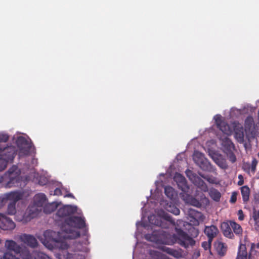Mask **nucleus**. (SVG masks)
I'll list each match as a JSON object with an SVG mask.
<instances>
[{"instance_id": "nucleus-1", "label": "nucleus", "mask_w": 259, "mask_h": 259, "mask_svg": "<svg viewBox=\"0 0 259 259\" xmlns=\"http://www.w3.org/2000/svg\"><path fill=\"white\" fill-rule=\"evenodd\" d=\"M148 220L151 224L164 229L169 228V225L167 223L168 222L175 226V231L177 234L173 235V238L178 244L185 248H187L189 245L193 246L195 245V240L183 230L178 228V223L180 224L182 223V221H178L176 224L172 217L167 213L164 214L163 218L154 214L150 215L148 217Z\"/></svg>"}, {"instance_id": "nucleus-2", "label": "nucleus", "mask_w": 259, "mask_h": 259, "mask_svg": "<svg viewBox=\"0 0 259 259\" xmlns=\"http://www.w3.org/2000/svg\"><path fill=\"white\" fill-rule=\"evenodd\" d=\"M20 176V171L16 165H13L10 167L2 178L7 182L6 187L18 186L21 181Z\"/></svg>"}, {"instance_id": "nucleus-3", "label": "nucleus", "mask_w": 259, "mask_h": 259, "mask_svg": "<svg viewBox=\"0 0 259 259\" xmlns=\"http://www.w3.org/2000/svg\"><path fill=\"white\" fill-rule=\"evenodd\" d=\"M15 156V149L13 146L3 148L0 147V171L4 170L9 162H12Z\"/></svg>"}, {"instance_id": "nucleus-4", "label": "nucleus", "mask_w": 259, "mask_h": 259, "mask_svg": "<svg viewBox=\"0 0 259 259\" xmlns=\"http://www.w3.org/2000/svg\"><path fill=\"white\" fill-rule=\"evenodd\" d=\"M41 210L42 209L40 207L32 203L28 207L26 212L23 214L19 221L23 222L30 221L32 219L37 217Z\"/></svg>"}, {"instance_id": "nucleus-5", "label": "nucleus", "mask_w": 259, "mask_h": 259, "mask_svg": "<svg viewBox=\"0 0 259 259\" xmlns=\"http://www.w3.org/2000/svg\"><path fill=\"white\" fill-rule=\"evenodd\" d=\"M65 222L69 226L78 229L83 228L85 226L84 219L77 216L70 217L65 220Z\"/></svg>"}, {"instance_id": "nucleus-6", "label": "nucleus", "mask_w": 259, "mask_h": 259, "mask_svg": "<svg viewBox=\"0 0 259 259\" xmlns=\"http://www.w3.org/2000/svg\"><path fill=\"white\" fill-rule=\"evenodd\" d=\"M193 159L195 162L199 165L200 167L204 170H207L210 168V163L205 158L204 155L201 153H195Z\"/></svg>"}, {"instance_id": "nucleus-7", "label": "nucleus", "mask_w": 259, "mask_h": 259, "mask_svg": "<svg viewBox=\"0 0 259 259\" xmlns=\"http://www.w3.org/2000/svg\"><path fill=\"white\" fill-rule=\"evenodd\" d=\"M15 227V224L12 219L0 214V228L4 230H12Z\"/></svg>"}, {"instance_id": "nucleus-8", "label": "nucleus", "mask_w": 259, "mask_h": 259, "mask_svg": "<svg viewBox=\"0 0 259 259\" xmlns=\"http://www.w3.org/2000/svg\"><path fill=\"white\" fill-rule=\"evenodd\" d=\"M188 215L190 222L193 225H198L199 221L202 220L203 216L201 212L197 211L192 208H189L188 210Z\"/></svg>"}, {"instance_id": "nucleus-9", "label": "nucleus", "mask_w": 259, "mask_h": 259, "mask_svg": "<svg viewBox=\"0 0 259 259\" xmlns=\"http://www.w3.org/2000/svg\"><path fill=\"white\" fill-rule=\"evenodd\" d=\"M215 123L217 127L224 134L229 135L231 133L230 126L222 119L221 115H217L214 116Z\"/></svg>"}, {"instance_id": "nucleus-10", "label": "nucleus", "mask_w": 259, "mask_h": 259, "mask_svg": "<svg viewBox=\"0 0 259 259\" xmlns=\"http://www.w3.org/2000/svg\"><path fill=\"white\" fill-rule=\"evenodd\" d=\"M21 241L31 248H35L38 245L36 239L32 235L23 234L20 236Z\"/></svg>"}, {"instance_id": "nucleus-11", "label": "nucleus", "mask_w": 259, "mask_h": 259, "mask_svg": "<svg viewBox=\"0 0 259 259\" xmlns=\"http://www.w3.org/2000/svg\"><path fill=\"white\" fill-rule=\"evenodd\" d=\"M21 199V195L17 192H11L7 193L2 198L3 203L6 202L7 201H10V203H16V202Z\"/></svg>"}, {"instance_id": "nucleus-12", "label": "nucleus", "mask_w": 259, "mask_h": 259, "mask_svg": "<svg viewBox=\"0 0 259 259\" xmlns=\"http://www.w3.org/2000/svg\"><path fill=\"white\" fill-rule=\"evenodd\" d=\"M204 232L208 237V239H209V241H212L213 238L218 235L219 231L217 226L211 225L210 226H205Z\"/></svg>"}, {"instance_id": "nucleus-13", "label": "nucleus", "mask_w": 259, "mask_h": 259, "mask_svg": "<svg viewBox=\"0 0 259 259\" xmlns=\"http://www.w3.org/2000/svg\"><path fill=\"white\" fill-rule=\"evenodd\" d=\"M17 144L19 146L22 147L23 145L27 146L26 148L22 147L20 149V152L23 153L24 155H27L30 153L31 146L28 144V141L23 137H18L17 140Z\"/></svg>"}, {"instance_id": "nucleus-14", "label": "nucleus", "mask_w": 259, "mask_h": 259, "mask_svg": "<svg viewBox=\"0 0 259 259\" xmlns=\"http://www.w3.org/2000/svg\"><path fill=\"white\" fill-rule=\"evenodd\" d=\"M48 199L46 195L40 193L34 196L33 203L42 209L44 205H45Z\"/></svg>"}, {"instance_id": "nucleus-15", "label": "nucleus", "mask_w": 259, "mask_h": 259, "mask_svg": "<svg viewBox=\"0 0 259 259\" xmlns=\"http://www.w3.org/2000/svg\"><path fill=\"white\" fill-rule=\"evenodd\" d=\"M5 247L8 250L13 251L16 254L21 251L22 247L13 240H7L5 242Z\"/></svg>"}, {"instance_id": "nucleus-16", "label": "nucleus", "mask_w": 259, "mask_h": 259, "mask_svg": "<svg viewBox=\"0 0 259 259\" xmlns=\"http://www.w3.org/2000/svg\"><path fill=\"white\" fill-rule=\"evenodd\" d=\"M221 229L225 237L230 239L234 237V234L232 231L230 225V221L229 223L228 222H223L221 225Z\"/></svg>"}, {"instance_id": "nucleus-17", "label": "nucleus", "mask_w": 259, "mask_h": 259, "mask_svg": "<svg viewBox=\"0 0 259 259\" xmlns=\"http://www.w3.org/2000/svg\"><path fill=\"white\" fill-rule=\"evenodd\" d=\"M74 213L73 208L70 205L64 206L60 208L57 211L56 215L60 218L70 215Z\"/></svg>"}, {"instance_id": "nucleus-18", "label": "nucleus", "mask_w": 259, "mask_h": 259, "mask_svg": "<svg viewBox=\"0 0 259 259\" xmlns=\"http://www.w3.org/2000/svg\"><path fill=\"white\" fill-rule=\"evenodd\" d=\"M174 180L178 183L179 187L183 191H185L188 188L186 179L181 174H176L174 177Z\"/></svg>"}, {"instance_id": "nucleus-19", "label": "nucleus", "mask_w": 259, "mask_h": 259, "mask_svg": "<svg viewBox=\"0 0 259 259\" xmlns=\"http://www.w3.org/2000/svg\"><path fill=\"white\" fill-rule=\"evenodd\" d=\"M165 233V232L164 231H154L151 234H146L145 236V238L147 240L152 241V242H159L160 241V237L158 236L159 235H164Z\"/></svg>"}, {"instance_id": "nucleus-20", "label": "nucleus", "mask_w": 259, "mask_h": 259, "mask_svg": "<svg viewBox=\"0 0 259 259\" xmlns=\"http://www.w3.org/2000/svg\"><path fill=\"white\" fill-rule=\"evenodd\" d=\"M247 252L245 244H241L238 248L236 259H247Z\"/></svg>"}, {"instance_id": "nucleus-21", "label": "nucleus", "mask_w": 259, "mask_h": 259, "mask_svg": "<svg viewBox=\"0 0 259 259\" xmlns=\"http://www.w3.org/2000/svg\"><path fill=\"white\" fill-rule=\"evenodd\" d=\"M58 204L56 202L52 203H46L43 207L44 212L47 214H50L54 211L57 208Z\"/></svg>"}, {"instance_id": "nucleus-22", "label": "nucleus", "mask_w": 259, "mask_h": 259, "mask_svg": "<svg viewBox=\"0 0 259 259\" xmlns=\"http://www.w3.org/2000/svg\"><path fill=\"white\" fill-rule=\"evenodd\" d=\"M194 184L204 192H207L208 190V187L206 183L199 177L195 178Z\"/></svg>"}, {"instance_id": "nucleus-23", "label": "nucleus", "mask_w": 259, "mask_h": 259, "mask_svg": "<svg viewBox=\"0 0 259 259\" xmlns=\"http://www.w3.org/2000/svg\"><path fill=\"white\" fill-rule=\"evenodd\" d=\"M241 193L244 202H246L249 199L250 190L248 186H244L241 188Z\"/></svg>"}, {"instance_id": "nucleus-24", "label": "nucleus", "mask_w": 259, "mask_h": 259, "mask_svg": "<svg viewBox=\"0 0 259 259\" xmlns=\"http://www.w3.org/2000/svg\"><path fill=\"white\" fill-rule=\"evenodd\" d=\"M231 228L233 229L234 233L237 235H241L242 229L241 226L234 221H230Z\"/></svg>"}, {"instance_id": "nucleus-25", "label": "nucleus", "mask_w": 259, "mask_h": 259, "mask_svg": "<svg viewBox=\"0 0 259 259\" xmlns=\"http://www.w3.org/2000/svg\"><path fill=\"white\" fill-rule=\"evenodd\" d=\"M217 251L219 255L224 256L227 251V247L225 243L218 242L216 246Z\"/></svg>"}, {"instance_id": "nucleus-26", "label": "nucleus", "mask_w": 259, "mask_h": 259, "mask_svg": "<svg viewBox=\"0 0 259 259\" xmlns=\"http://www.w3.org/2000/svg\"><path fill=\"white\" fill-rule=\"evenodd\" d=\"M210 197L215 201H219L221 197V193L215 189H211L209 191Z\"/></svg>"}, {"instance_id": "nucleus-27", "label": "nucleus", "mask_w": 259, "mask_h": 259, "mask_svg": "<svg viewBox=\"0 0 259 259\" xmlns=\"http://www.w3.org/2000/svg\"><path fill=\"white\" fill-rule=\"evenodd\" d=\"M18 254H20V255L22 257V259H31L32 255L30 253L29 250L26 247H21V251L19 252Z\"/></svg>"}, {"instance_id": "nucleus-28", "label": "nucleus", "mask_w": 259, "mask_h": 259, "mask_svg": "<svg viewBox=\"0 0 259 259\" xmlns=\"http://www.w3.org/2000/svg\"><path fill=\"white\" fill-rule=\"evenodd\" d=\"M56 232L52 230H47L44 232V236L46 238L49 237L50 240H52L56 242H59L60 241L59 239L55 238L53 237L56 235Z\"/></svg>"}, {"instance_id": "nucleus-29", "label": "nucleus", "mask_w": 259, "mask_h": 259, "mask_svg": "<svg viewBox=\"0 0 259 259\" xmlns=\"http://www.w3.org/2000/svg\"><path fill=\"white\" fill-rule=\"evenodd\" d=\"M162 249L163 251L174 257H178L180 255V253L178 251L169 247L164 246L162 248Z\"/></svg>"}, {"instance_id": "nucleus-30", "label": "nucleus", "mask_w": 259, "mask_h": 259, "mask_svg": "<svg viewBox=\"0 0 259 259\" xmlns=\"http://www.w3.org/2000/svg\"><path fill=\"white\" fill-rule=\"evenodd\" d=\"M257 164V160L255 158H253L251 162V166H250V164L249 163H247L244 164L243 166L244 167V169H247L248 171L250 170V169H251V170L253 172H254L256 170V166Z\"/></svg>"}, {"instance_id": "nucleus-31", "label": "nucleus", "mask_w": 259, "mask_h": 259, "mask_svg": "<svg viewBox=\"0 0 259 259\" xmlns=\"http://www.w3.org/2000/svg\"><path fill=\"white\" fill-rule=\"evenodd\" d=\"M164 193L166 196L172 199L175 195V190L170 186H166L164 188Z\"/></svg>"}, {"instance_id": "nucleus-32", "label": "nucleus", "mask_w": 259, "mask_h": 259, "mask_svg": "<svg viewBox=\"0 0 259 259\" xmlns=\"http://www.w3.org/2000/svg\"><path fill=\"white\" fill-rule=\"evenodd\" d=\"M245 127L250 130L254 125V120L252 117L249 116L245 120Z\"/></svg>"}, {"instance_id": "nucleus-33", "label": "nucleus", "mask_w": 259, "mask_h": 259, "mask_svg": "<svg viewBox=\"0 0 259 259\" xmlns=\"http://www.w3.org/2000/svg\"><path fill=\"white\" fill-rule=\"evenodd\" d=\"M34 259H52L48 255L40 251H36L33 254Z\"/></svg>"}, {"instance_id": "nucleus-34", "label": "nucleus", "mask_w": 259, "mask_h": 259, "mask_svg": "<svg viewBox=\"0 0 259 259\" xmlns=\"http://www.w3.org/2000/svg\"><path fill=\"white\" fill-rule=\"evenodd\" d=\"M7 212L9 214H15L16 212V204L14 203H10L8 206Z\"/></svg>"}, {"instance_id": "nucleus-35", "label": "nucleus", "mask_w": 259, "mask_h": 259, "mask_svg": "<svg viewBox=\"0 0 259 259\" xmlns=\"http://www.w3.org/2000/svg\"><path fill=\"white\" fill-rule=\"evenodd\" d=\"M199 175L203 178L204 179L206 180L207 182H208L210 184H215V179L214 177L209 176V175H205L203 174H199Z\"/></svg>"}, {"instance_id": "nucleus-36", "label": "nucleus", "mask_w": 259, "mask_h": 259, "mask_svg": "<svg viewBox=\"0 0 259 259\" xmlns=\"http://www.w3.org/2000/svg\"><path fill=\"white\" fill-rule=\"evenodd\" d=\"M0 259H20L9 251L6 252Z\"/></svg>"}, {"instance_id": "nucleus-37", "label": "nucleus", "mask_w": 259, "mask_h": 259, "mask_svg": "<svg viewBox=\"0 0 259 259\" xmlns=\"http://www.w3.org/2000/svg\"><path fill=\"white\" fill-rule=\"evenodd\" d=\"M235 137L240 143L243 142L244 141V133L243 131L235 132Z\"/></svg>"}, {"instance_id": "nucleus-38", "label": "nucleus", "mask_w": 259, "mask_h": 259, "mask_svg": "<svg viewBox=\"0 0 259 259\" xmlns=\"http://www.w3.org/2000/svg\"><path fill=\"white\" fill-rule=\"evenodd\" d=\"M167 211L172 213L175 215H179L180 212V209L174 205L172 206L171 205H169L167 208Z\"/></svg>"}, {"instance_id": "nucleus-39", "label": "nucleus", "mask_w": 259, "mask_h": 259, "mask_svg": "<svg viewBox=\"0 0 259 259\" xmlns=\"http://www.w3.org/2000/svg\"><path fill=\"white\" fill-rule=\"evenodd\" d=\"M9 139V136L7 134L0 133V143L7 142Z\"/></svg>"}, {"instance_id": "nucleus-40", "label": "nucleus", "mask_w": 259, "mask_h": 259, "mask_svg": "<svg viewBox=\"0 0 259 259\" xmlns=\"http://www.w3.org/2000/svg\"><path fill=\"white\" fill-rule=\"evenodd\" d=\"M212 241H209V239H208V241H204L202 243V247L205 249H209L211 247V244Z\"/></svg>"}, {"instance_id": "nucleus-41", "label": "nucleus", "mask_w": 259, "mask_h": 259, "mask_svg": "<svg viewBox=\"0 0 259 259\" xmlns=\"http://www.w3.org/2000/svg\"><path fill=\"white\" fill-rule=\"evenodd\" d=\"M229 160L232 162L234 163L236 161V157L234 153L232 152L229 153L227 155Z\"/></svg>"}, {"instance_id": "nucleus-42", "label": "nucleus", "mask_w": 259, "mask_h": 259, "mask_svg": "<svg viewBox=\"0 0 259 259\" xmlns=\"http://www.w3.org/2000/svg\"><path fill=\"white\" fill-rule=\"evenodd\" d=\"M190 203L191 205L196 207H200L201 205L199 201L196 199L193 198L191 199Z\"/></svg>"}, {"instance_id": "nucleus-43", "label": "nucleus", "mask_w": 259, "mask_h": 259, "mask_svg": "<svg viewBox=\"0 0 259 259\" xmlns=\"http://www.w3.org/2000/svg\"><path fill=\"white\" fill-rule=\"evenodd\" d=\"M62 195V192L60 189L56 188L54 191V195L60 196Z\"/></svg>"}, {"instance_id": "nucleus-44", "label": "nucleus", "mask_w": 259, "mask_h": 259, "mask_svg": "<svg viewBox=\"0 0 259 259\" xmlns=\"http://www.w3.org/2000/svg\"><path fill=\"white\" fill-rule=\"evenodd\" d=\"M237 200V197L235 193H233L230 199V202L233 203H235Z\"/></svg>"}, {"instance_id": "nucleus-45", "label": "nucleus", "mask_w": 259, "mask_h": 259, "mask_svg": "<svg viewBox=\"0 0 259 259\" xmlns=\"http://www.w3.org/2000/svg\"><path fill=\"white\" fill-rule=\"evenodd\" d=\"M238 214H239V217H238L239 220L240 221L243 220L244 219V215H243V211L242 210L240 209L238 211Z\"/></svg>"}, {"instance_id": "nucleus-46", "label": "nucleus", "mask_w": 259, "mask_h": 259, "mask_svg": "<svg viewBox=\"0 0 259 259\" xmlns=\"http://www.w3.org/2000/svg\"><path fill=\"white\" fill-rule=\"evenodd\" d=\"M72 238H78L80 237V233L78 231H74L72 233V236H71Z\"/></svg>"}, {"instance_id": "nucleus-47", "label": "nucleus", "mask_w": 259, "mask_h": 259, "mask_svg": "<svg viewBox=\"0 0 259 259\" xmlns=\"http://www.w3.org/2000/svg\"><path fill=\"white\" fill-rule=\"evenodd\" d=\"M64 197H70V198H74V196H73V195L72 193L67 194L66 195H65Z\"/></svg>"}, {"instance_id": "nucleus-48", "label": "nucleus", "mask_w": 259, "mask_h": 259, "mask_svg": "<svg viewBox=\"0 0 259 259\" xmlns=\"http://www.w3.org/2000/svg\"><path fill=\"white\" fill-rule=\"evenodd\" d=\"M244 181L243 179L239 180V181L238 182V185L239 186H241L243 184Z\"/></svg>"}, {"instance_id": "nucleus-49", "label": "nucleus", "mask_w": 259, "mask_h": 259, "mask_svg": "<svg viewBox=\"0 0 259 259\" xmlns=\"http://www.w3.org/2000/svg\"><path fill=\"white\" fill-rule=\"evenodd\" d=\"M62 246H63L61 247L62 249H67L68 248V245L66 243H62Z\"/></svg>"}, {"instance_id": "nucleus-50", "label": "nucleus", "mask_w": 259, "mask_h": 259, "mask_svg": "<svg viewBox=\"0 0 259 259\" xmlns=\"http://www.w3.org/2000/svg\"><path fill=\"white\" fill-rule=\"evenodd\" d=\"M253 219H254L255 223H257L258 222V219H259V217L256 215H254V216H253Z\"/></svg>"}, {"instance_id": "nucleus-51", "label": "nucleus", "mask_w": 259, "mask_h": 259, "mask_svg": "<svg viewBox=\"0 0 259 259\" xmlns=\"http://www.w3.org/2000/svg\"><path fill=\"white\" fill-rule=\"evenodd\" d=\"M218 165L220 166H221V167H222V168H225L226 167V166H224V164L223 163H222V164H218Z\"/></svg>"}, {"instance_id": "nucleus-52", "label": "nucleus", "mask_w": 259, "mask_h": 259, "mask_svg": "<svg viewBox=\"0 0 259 259\" xmlns=\"http://www.w3.org/2000/svg\"><path fill=\"white\" fill-rule=\"evenodd\" d=\"M238 178L239 179V180H241L243 179V177L242 176V175H240L238 176Z\"/></svg>"}, {"instance_id": "nucleus-53", "label": "nucleus", "mask_w": 259, "mask_h": 259, "mask_svg": "<svg viewBox=\"0 0 259 259\" xmlns=\"http://www.w3.org/2000/svg\"><path fill=\"white\" fill-rule=\"evenodd\" d=\"M254 246V244H252V245H251V248H252Z\"/></svg>"}, {"instance_id": "nucleus-54", "label": "nucleus", "mask_w": 259, "mask_h": 259, "mask_svg": "<svg viewBox=\"0 0 259 259\" xmlns=\"http://www.w3.org/2000/svg\"><path fill=\"white\" fill-rule=\"evenodd\" d=\"M257 248H259V243H258V244H257Z\"/></svg>"}, {"instance_id": "nucleus-55", "label": "nucleus", "mask_w": 259, "mask_h": 259, "mask_svg": "<svg viewBox=\"0 0 259 259\" xmlns=\"http://www.w3.org/2000/svg\"><path fill=\"white\" fill-rule=\"evenodd\" d=\"M257 156H258V158H259V151H258V154H257Z\"/></svg>"}, {"instance_id": "nucleus-56", "label": "nucleus", "mask_w": 259, "mask_h": 259, "mask_svg": "<svg viewBox=\"0 0 259 259\" xmlns=\"http://www.w3.org/2000/svg\"><path fill=\"white\" fill-rule=\"evenodd\" d=\"M2 242V240L0 239V243Z\"/></svg>"}, {"instance_id": "nucleus-57", "label": "nucleus", "mask_w": 259, "mask_h": 259, "mask_svg": "<svg viewBox=\"0 0 259 259\" xmlns=\"http://www.w3.org/2000/svg\"><path fill=\"white\" fill-rule=\"evenodd\" d=\"M166 259H169V258L168 257H166Z\"/></svg>"}]
</instances>
